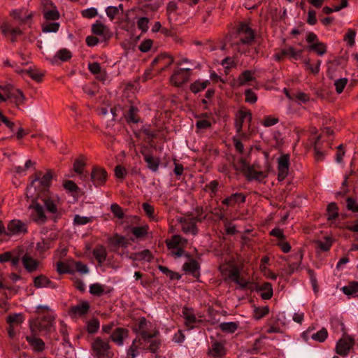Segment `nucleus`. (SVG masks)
I'll use <instances>...</instances> for the list:
<instances>
[{
  "label": "nucleus",
  "mask_w": 358,
  "mask_h": 358,
  "mask_svg": "<svg viewBox=\"0 0 358 358\" xmlns=\"http://www.w3.org/2000/svg\"><path fill=\"white\" fill-rule=\"evenodd\" d=\"M195 213V216L190 215L177 219L180 224V229L185 234L196 236L199 231L196 223L201 222L207 218V213L204 212L203 208H196Z\"/></svg>",
  "instance_id": "obj_1"
},
{
  "label": "nucleus",
  "mask_w": 358,
  "mask_h": 358,
  "mask_svg": "<svg viewBox=\"0 0 358 358\" xmlns=\"http://www.w3.org/2000/svg\"><path fill=\"white\" fill-rule=\"evenodd\" d=\"M36 313L41 315L34 323V327L40 331L50 333L55 330V314L50 310L48 306H38Z\"/></svg>",
  "instance_id": "obj_2"
},
{
  "label": "nucleus",
  "mask_w": 358,
  "mask_h": 358,
  "mask_svg": "<svg viewBox=\"0 0 358 358\" xmlns=\"http://www.w3.org/2000/svg\"><path fill=\"white\" fill-rule=\"evenodd\" d=\"M233 38L234 45H250L255 39V31L248 23L241 22L234 33Z\"/></svg>",
  "instance_id": "obj_3"
},
{
  "label": "nucleus",
  "mask_w": 358,
  "mask_h": 358,
  "mask_svg": "<svg viewBox=\"0 0 358 358\" xmlns=\"http://www.w3.org/2000/svg\"><path fill=\"white\" fill-rule=\"evenodd\" d=\"M92 355L96 358H112L114 355L108 341L96 337L92 343Z\"/></svg>",
  "instance_id": "obj_4"
},
{
  "label": "nucleus",
  "mask_w": 358,
  "mask_h": 358,
  "mask_svg": "<svg viewBox=\"0 0 358 358\" xmlns=\"http://www.w3.org/2000/svg\"><path fill=\"white\" fill-rule=\"evenodd\" d=\"M167 248L171 251V254L174 257H180L185 253L184 248L187 245V240L180 235H173L171 238L166 240Z\"/></svg>",
  "instance_id": "obj_5"
},
{
  "label": "nucleus",
  "mask_w": 358,
  "mask_h": 358,
  "mask_svg": "<svg viewBox=\"0 0 358 358\" xmlns=\"http://www.w3.org/2000/svg\"><path fill=\"white\" fill-rule=\"evenodd\" d=\"M41 201L46 210L52 214L55 218L57 219L61 216V211L59 207L62 205L61 200L57 194H50L43 196Z\"/></svg>",
  "instance_id": "obj_6"
},
{
  "label": "nucleus",
  "mask_w": 358,
  "mask_h": 358,
  "mask_svg": "<svg viewBox=\"0 0 358 358\" xmlns=\"http://www.w3.org/2000/svg\"><path fill=\"white\" fill-rule=\"evenodd\" d=\"M222 275H228V277L233 282L238 285L241 288L244 289L248 285V282L240 276V268L234 264H224L220 266Z\"/></svg>",
  "instance_id": "obj_7"
},
{
  "label": "nucleus",
  "mask_w": 358,
  "mask_h": 358,
  "mask_svg": "<svg viewBox=\"0 0 358 358\" xmlns=\"http://www.w3.org/2000/svg\"><path fill=\"white\" fill-rule=\"evenodd\" d=\"M150 326L151 323L145 317H142L136 323L134 331L140 334L145 341H148V339L155 337L159 334V331L157 329L149 331Z\"/></svg>",
  "instance_id": "obj_8"
},
{
  "label": "nucleus",
  "mask_w": 358,
  "mask_h": 358,
  "mask_svg": "<svg viewBox=\"0 0 358 358\" xmlns=\"http://www.w3.org/2000/svg\"><path fill=\"white\" fill-rule=\"evenodd\" d=\"M28 232V227L26 222L14 219L8 222L6 226V236H19L24 235Z\"/></svg>",
  "instance_id": "obj_9"
},
{
  "label": "nucleus",
  "mask_w": 358,
  "mask_h": 358,
  "mask_svg": "<svg viewBox=\"0 0 358 358\" xmlns=\"http://www.w3.org/2000/svg\"><path fill=\"white\" fill-rule=\"evenodd\" d=\"M192 70V68H181L175 70L170 78L171 84L176 87L182 86L189 80Z\"/></svg>",
  "instance_id": "obj_10"
},
{
  "label": "nucleus",
  "mask_w": 358,
  "mask_h": 358,
  "mask_svg": "<svg viewBox=\"0 0 358 358\" xmlns=\"http://www.w3.org/2000/svg\"><path fill=\"white\" fill-rule=\"evenodd\" d=\"M355 345V340L353 338L346 336L340 338L336 345V352L342 357L348 355L350 350Z\"/></svg>",
  "instance_id": "obj_11"
},
{
  "label": "nucleus",
  "mask_w": 358,
  "mask_h": 358,
  "mask_svg": "<svg viewBox=\"0 0 358 358\" xmlns=\"http://www.w3.org/2000/svg\"><path fill=\"white\" fill-rule=\"evenodd\" d=\"M108 173L101 167L94 166L91 172V180L95 187L103 186L107 180Z\"/></svg>",
  "instance_id": "obj_12"
},
{
  "label": "nucleus",
  "mask_w": 358,
  "mask_h": 358,
  "mask_svg": "<svg viewBox=\"0 0 358 358\" xmlns=\"http://www.w3.org/2000/svg\"><path fill=\"white\" fill-rule=\"evenodd\" d=\"M289 155H282L278 159V179L282 181L286 178L289 173Z\"/></svg>",
  "instance_id": "obj_13"
},
{
  "label": "nucleus",
  "mask_w": 358,
  "mask_h": 358,
  "mask_svg": "<svg viewBox=\"0 0 358 358\" xmlns=\"http://www.w3.org/2000/svg\"><path fill=\"white\" fill-rule=\"evenodd\" d=\"M227 354L224 343L217 341L211 343L207 351L208 356L213 358H222Z\"/></svg>",
  "instance_id": "obj_14"
},
{
  "label": "nucleus",
  "mask_w": 358,
  "mask_h": 358,
  "mask_svg": "<svg viewBox=\"0 0 358 358\" xmlns=\"http://www.w3.org/2000/svg\"><path fill=\"white\" fill-rule=\"evenodd\" d=\"M30 217L32 221L38 224H43L46 222L47 217L43 208L39 203H34L30 206Z\"/></svg>",
  "instance_id": "obj_15"
},
{
  "label": "nucleus",
  "mask_w": 358,
  "mask_h": 358,
  "mask_svg": "<svg viewBox=\"0 0 358 358\" xmlns=\"http://www.w3.org/2000/svg\"><path fill=\"white\" fill-rule=\"evenodd\" d=\"M90 309V303L87 301H81L77 305L70 307L69 314L72 317H83L88 313Z\"/></svg>",
  "instance_id": "obj_16"
},
{
  "label": "nucleus",
  "mask_w": 358,
  "mask_h": 358,
  "mask_svg": "<svg viewBox=\"0 0 358 358\" xmlns=\"http://www.w3.org/2000/svg\"><path fill=\"white\" fill-rule=\"evenodd\" d=\"M53 177V172L48 170L45 173L38 171L35 174V179L31 182V186H36V183L38 182L44 189L50 187Z\"/></svg>",
  "instance_id": "obj_17"
},
{
  "label": "nucleus",
  "mask_w": 358,
  "mask_h": 358,
  "mask_svg": "<svg viewBox=\"0 0 358 358\" xmlns=\"http://www.w3.org/2000/svg\"><path fill=\"white\" fill-rule=\"evenodd\" d=\"M301 55V50L297 51L293 47H288L276 52L273 55V58L278 62L282 60L286 57L297 60L300 57Z\"/></svg>",
  "instance_id": "obj_18"
},
{
  "label": "nucleus",
  "mask_w": 358,
  "mask_h": 358,
  "mask_svg": "<svg viewBox=\"0 0 358 358\" xmlns=\"http://www.w3.org/2000/svg\"><path fill=\"white\" fill-rule=\"evenodd\" d=\"M255 80V72L250 70H245L237 78L233 80V86L239 87L241 86L249 85L250 82Z\"/></svg>",
  "instance_id": "obj_19"
},
{
  "label": "nucleus",
  "mask_w": 358,
  "mask_h": 358,
  "mask_svg": "<svg viewBox=\"0 0 358 358\" xmlns=\"http://www.w3.org/2000/svg\"><path fill=\"white\" fill-rule=\"evenodd\" d=\"M22 263L28 273H33L39 269L40 262L26 253L22 257Z\"/></svg>",
  "instance_id": "obj_20"
},
{
  "label": "nucleus",
  "mask_w": 358,
  "mask_h": 358,
  "mask_svg": "<svg viewBox=\"0 0 358 358\" xmlns=\"http://www.w3.org/2000/svg\"><path fill=\"white\" fill-rule=\"evenodd\" d=\"M129 331L125 328L118 327L111 334L110 340L118 346L124 344V340L128 337Z\"/></svg>",
  "instance_id": "obj_21"
},
{
  "label": "nucleus",
  "mask_w": 358,
  "mask_h": 358,
  "mask_svg": "<svg viewBox=\"0 0 358 358\" xmlns=\"http://www.w3.org/2000/svg\"><path fill=\"white\" fill-rule=\"evenodd\" d=\"M245 176L248 180H259L261 181L268 176L266 171H262L256 169L255 165L250 166L248 167L245 171Z\"/></svg>",
  "instance_id": "obj_22"
},
{
  "label": "nucleus",
  "mask_w": 358,
  "mask_h": 358,
  "mask_svg": "<svg viewBox=\"0 0 358 358\" xmlns=\"http://www.w3.org/2000/svg\"><path fill=\"white\" fill-rule=\"evenodd\" d=\"M92 32L96 36L103 37L104 39L110 36L109 28L99 20H96L92 25Z\"/></svg>",
  "instance_id": "obj_23"
},
{
  "label": "nucleus",
  "mask_w": 358,
  "mask_h": 358,
  "mask_svg": "<svg viewBox=\"0 0 358 358\" xmlns=\"http://www.w3.org/2000/svg\"><path fill=\"white\" fill-rule=\"evenodd\" d=\"M252 120V113L250 110H240L236 115L235 127L238 132H240L243 128V124L245 121L250 123Z\"/></svg>",
  "instance_id": "obj_24"
},
{
  "label": "nucleus",
  "mask_w": 358,
  "mask_h": 358,
  "mask_svg": "<svg viewBox=\"0 0 358 358\" xmlns=\"http://www.w3.org/2000/svg\"><path fill=\"white\" fill-rule=\"evenodd\" d=\"M0 29L4 36L11 37L10 39L13 42L15 41L16 37L22 34V31L20 28L13 27L7 22L2 23Z\"/></svg>",
  "instance_id": "obj_25"
},
{
  "label": "nucleus",
  "mask_w": 358,
  "mask_h": 358,
  "mask_svg": "<svg viewBox=\"0 0 358 358\" xmlns=\"http://www.w3.org/2000/svg\"><path fill=\"white\" fill-rule=\"evenodd\" d=\"M182 316L185 319V324L189 329H193L197 322L194 311L192 308L184 307L182 308Z\"/></svg>",
  "instance_id": "obj_26"
},
{
  "label": "nucleus",
  "mask_w": 358,
  "mask_h": 358,
  "mask_svg": "<svg viewBox=\"0 0 358 358\" xmlns=\"http://www.w3.org/2000/svg\"><path fill=\"white\" fill-rule=\"evenodd\" d=\"M92 255L99 266L106 262L108 252L106 248L102 245H97L92 250Z\"/></svg>",
  "instance_id": "obj_27"
},
{
  "label": "nucleus",
  "mask_w": 358,
  "mask_h": 358,
  "mask_svg": "<svg viewBox=\"0 0 358 358\" xmlns=\"http://www.w3.org/2000/svg\"><path fill=\"white\" fill-rule=\"evenodd\" d=\"M173 62V58L171 56L162 54L153 59L152 62V65L155 66V65L159 64H161L159 69L163 71L171 66Z\"/></svg>",
  "instance_id": "obj_28"
},
{
  "label": "nucleus",
  "mask_w": 358,
  "mask_h": 358,
  "mask_svg": "<svg viewBox=\"0 0 358 358\" xmlns=\"http://www.w3.org/2000/svg\"><path fill=\"white\" fill-rule=\"evenodd\" d=\"M26 341L31 346L33 350L36 352H43L45 349L44 341L34 335H30L26 336Z\"/></svg>",
  "instance_id": "obj_29"
},
{
  "label": "nucleus",
  "mask_w": 358,
  "mask_h": 358,
  "mask_svg": "<svg viewBox=\"0 0 358 358\" xmlns=\"http://www.w3.org/2000/svg\"><path fill=\"white\" fill-rule=\"evenodd\" d=\"M245 196L242 193H234L222 200V203L227 206H234L236 203H243Z\"/></svg>",
  "instance_id": "obj_30"
},
{
  "label": "nucleus",
  "mask_w": 358,
  "mask_h": 358,
  "mask_svg": "<svg viewBox=\"0 0 358 358\" xmlns=\"http://www.w3.org/2000/svg\"><path fill=\"white\" fill-rule=\"evenodd\" d=\"M145 162L147 163L148 168L153 172H157L159 169L160 160L157 157H154L152 155L141 152Z\"/></svg>",
  "instance_id": "obj_31"
},
{
  "label": "nucleus",
  "mask_w": 358,
  "mask_h": 358,
  "mask_svg": "<svg viewBox=\"0 0 358 358\" xmlns=\"http://www.w3.org/2000/svg\"><path fill=\"white\" fill-rule=\"evenodd\" d=\"M200 266L197 261L191 259L188 262H185L182 266V269L187 273L192 274L194 277L199 275Z\"/></svg>",
  "instance_id": "obj_32"
},
{
  "label": "nucleus",
  "mask_w": 358,
  "mask_h": 358,
  "mask_svg": "<svg viewBox=\"0 0 358 358\" xmlns=\"http://www.w3.org/2000/svg\"><path fill=\"white\" fill-rule=\"evenodd\" d=\"M257 292H261V298L264 300H268L273 296V291L272 285L266 282L257 288Z\"/></svg>",
  "instance_id": "obj_33"
},
{
  "label": "nucleus",
  "mask_w": 358,
  "mask_h": 358,
  "mask_svg": "<svg viewBox=\"0 0 358 358\" xmlns=\"http://www.w3.org/2000/svg\"><path fill=\"white\" fill-rule=\"evenodd\" d=\"M341 289L348 297L358 296V282H350L348 285L343 287Z\"/></svg>",
  "instance_id": "obj_34"
},
{
  "label": "nucleus",
  "mask_w": 358,
  "mask_h": 358,
  "mask_svg": "<svg viewBox=\"0 0 358 358\" xmlns=\"http://www.w3.org/2000/svg\"><path fill=\"white\" fill-rule=\"evenodd\" d=\"M138 113V108L135 106H131L127 113L124 115L127 122L134 124L138 123L140 121V117Z\"/></svg>",
  "instance_id": "obj_35"
},
{
  "label": "nucleus",
  "mask_w": 358,
  "mask_h": 358,
  "mask_svg": "<svg viewBox=\"0 0 358 358\" xmlns=\"http://www.w3.org/2000/svg\"><path fill=\"white\" fill-rule=\"evenodd\" d=\"M178 6L175 1H170L166 6V13L168 20L170 22L177 20Z\"/></svg>",
  "instance_id": "obj_36"
},
{
  "label": "nucleus",
  "mask_w": 358,
  "mask_h": 358,
  "mask_svg": "<svg viewBox=\"0 0 358 358\" xmlns=\"http://www.w3.org/2000/svg\"><path fill=\"white\" fill-rule=\"evenodd\" d=\"M209 84L210 81L208 80H198L192 83L189 88L192 92L196 94L204 90Z\"/></svg>",
  "instance_id": "obj_37"
},
{
  "label": "nucleus",
  "mask_w": 358,
  "mask_h": 358,
  "mask_svg": "<svg viewBox=\"0 0 358 358\" xmlns=\"http://www.w3.org/2000/svg\"><path fill=\"white\" fill-rule=\"evenodd\" d=\"M12 99L17 105L23 103L24 96L20 90L16 89L7 94V99Z\"/></svg>",
  "instance_id": "obj_38"
},
{
  "label": "nucleus",
  "mask_w": 358,
  "mask_h": 358,
  "mask_svg": "<svg viewBox=\"0 0 358 358\" xmlns=\"http://www.w3.org/2000/svg\"><path fill=\"white\" fill-rule=\"evenodd\" d=\"M43 13V17L46 20H57L60 16V14L55 6H52L51 8H45Z\"/></svg>",
  "instance_id": "obj_39"
},
{
  "label": "nucleus",
  "mask_w": 358,
  "mask_h": 358,
  "mask_svg": "<svg viewBox=\"0 0 358 358\" xmlns=\"http://www.w3.org/2000/svg\"><path fill=\"white\" fill-rule=\"evenodd\" d=\"M219 327L222 332L233 334L238 328V323L235 322H222Z\"/></svg>",
  "instance_id": "obj_40"
},
{
  "label": "nucleus",
  "mask_w": 358,
  "mask_h": 358,
  "mask_svg": "<svg viewBox=\"0 0 358 358\" xmlns=\"http://www.w3.org/2000/svg\"><path fill=\"white\" fill-rule=\"evenodd\" d=\"M149 230L148 225L145 224L141 227H134L131 229L132 234L136 238H142L147 236Z\"/></svg>",
  "instance_id": "obj_41"
},
{
  "label": "nucleus",
  "mask_w": 358,
  "mask_h": 358,
  "mask_svg": "<svg viewBox=\"0 0 358 358\" xmlns=\"http://www.w3.org/2000/svg\"><path fill=\"white\" fill-rule=\"evenodd\" d=\"M269 308L268 306L262 307H255L253 310L252 317L255 320H259L266 316L269 313Z\"/></svg>",
  "instance_id": "obj_42"
},
{
  "label": "nucleus",
  "mask_w": 358,
  "mask_h": 358,
  "mask_svg": "<svg viewBox=\"0 0 358 358\" xmlns=\"http://www.w3.org/2000/svg\"><path fill=\"white\" fill-rule=\"evenodd\" d=\"M100 327V322L97 318H92L86 322V330L90 334L98 331Z\"/></svg>",
  "instance_id": "obj_43"
},
{
  "label": "nucleus",
  "mask_w": 358,
  "mask_h": 358,
  "mask_svg": "<svg viewBox=\"0 0 358 358\" xmlns=\"http://www.w3.org/2000/svg\"><path fill=\"white\" fill-rule=\"evenodd\" d=\"M71 57V52L66 48H62L57 51V52L53 58L52 62H56L57 59H59L62 62H66L69 60Z\"/></svg>",
  "instance_id": "obj_44"
},
{
  "label": "nucleus",
  "mask_w": 358,
  "mask_h": 358,
  "mask_svg": "<svg viewBox=\"0 0 358 358\" xmlns=\"http://www.w3.org/2000/svg\"><path fill=\"white\" fill-rule=\"evenodd\" d=\"M52 282L45 275H40L34 279V285L36 288L49 287Z\"/></svg>",
  "instance_id": "obj_45"
},
{
  "label": "nucleus",
  "mask_w": 358,
  "mask_h": 358,
  "mask_svg": "<svg viewBox=\"0 0 358 358\" xmlns=\"http://www.w3.org/2000/svg\"><path fill=\"white\" fill-rule=\"evenodd\" d=\"M327 219L329 221L335 220L338 216V208L336 203H330L327 206Z\"/></svg>",
  "instance_id": "obj_46"
},
{
  "label": "nucleus",
  "mask_w": 358,
  "mask_h": 358,
  "mask_svg": "<svg viewBox=\"0 0 358 358\" xmlns=\"http://www.w3.org/2000/svg\"><path fill=\"white\" fill-rule=\"evenodd\" d=\"M308 49L315 51L319 55H323L327 52V46L324 43L317 42L310 44Z\"/></svg>",
  "instance_id": "obj_47"
},
{
  "label": "nucleus",
  "mask_w": 358,
  "mask_h": 358,
  "mask_svg": "<svg viewBox=\"0 0 358 358\" xmlns=\"http://www.w3.org/2000/svg\"><path fill=\"white\" fill-rule=\"evenodd\" d=\"M315 243L318 248L326 252L330 250L332 245V239L329 236H326L324 240L317 241Z\"/></svg>",
  "instance_id": "obj_48"
},
{
  "label": "nucleus",
  "mask_w": 358,
  "mask_h": 358,
  "mask_svg": "<svg viewBox=\"0 0 358 358\" xmlns=\"http://www.w3.org/2000/svg\"><path fill=\"white\" fill-rule=\"evenodd\" d=\"M321 62V60H317L315 64H313L310 63V60L308 59L304 61V65L306 70H308L313 74H317L320 71Z\"/></svg>",
  "instance_id": "obj_49"
},
{
  "label": "nucleus",
  "mask_w": 358,
  "mask_h": 358,
  "mask_svg": "<svg viewBox=\"0 0 358 358\" xmlns=\"http://www.w3.org/2000/svg\"><path fill=\"white\" fill-rule=\"evenodd\" d=\"M90 293L93 296H101L104 293V286L98 282L91 284Z\"/></svg>",
  "instance_id": "obj_50"
},
{
  "label": "nucleus",
  "mask_w": 358,
  "mask_h": 358,
  "mask_svg": "<svg viewBox=\"0 0 358 358\" xmlns=\"http://www.w3.org/2000/svg\"><path fill=\"white\" fill-rule=\"evenodd\" d=\"M328 336V331L326 328L323 327L320 331L312 334L311 338L320 343L324 342Z\"/></svg>",
  "instance_id": "obj_51"
},
{
  "label": "nucleus",
  "mask_w": 358,
  "mask_h": 358,
  "mask_svg": "<svg viewBox=\"0 0 358 358\" xmlns=\"http://www.w3.org/2000/svg\"><path fill=\"white\" fill-rule=\"evenodd\" d=\"M143 210L150 220H157L155 215V208L153 206L148 203H143L142 204Z\"/></svg>",
  "instance_id": "obj_52"
},
{
  "label": "nucleus",
  "mask_w": 358,
  "mask_h": 358,
  "mask_svg": "<svg viewBox=\"0 0 358 358\" xmlns=\"http://www.w3.org/2000/svg\"><path fill=\"white\" fill-rule=\"evenodd\" d=\"M137 339H134L132 344L127 351L126 358H136L138 354V345H137Z\"/></svg>",
  "instance_id": "obj_53"
},
{
  "label": "nucleus",
  "mask_w": 358,
  "mask_h": 358,
  "mask_svg": "<svg viewBox=\"0 0 358 358\" xmlns=\"http://www.w3.org/2000/svg\"><path fill=\"white\" fill-rule=\"evenodd\" d=\"M60 24L59 22H46L42 26V30L43 32H57L59 29Z\"/></svg>",
  "instance_id": "obj_54"
},
{
  "label": "nucleus",
  "mask_w": 358,
  "mask_h": 358,
  "mask_svg": "<svg viewBox=\"0 0 358 358\" xmlns=\"http://www.w3.org/2000/svg\"><path fill=\"white\" fill-rule=\"evenodd\" d=\"M24 321V317L22 314H14L9 315L7 317V322L10 325L20 324Z\"/></svg>",
  "instance_id": "obj_55"
},
{
  "label": "nucleus",
  "mask_w": 358,
  "mask_h": 358,
  "mask_svg": "<svg viewBox=\"0 0 358 358\" xmlns=\"http://www.w3.org/2000/svg\"><path fill=\"white\" fill-rule=\"evenodd\" d=\"M110 210L113 213L114 216L121 220L124 217V213L122 207L116 203H112L110 206Z\"/></svg>",
  "instance_id": "obj_56"
},
{
  "label": "nucleus",
  "mask_w": 358,
  "mask_h": 358,
  "mask_svg": "<svg viewBox=\"0 0 358 358\" xmlns=\"http://www.w3.org/2000/svg\"><path fill=\"white\" fill-rule=\"evenodd\" d=\"M56 269L59 274L71 273L69 265L67 263H65L62 261H59L57 262Z\"/></svg>",
  "instance_id": "obj_57"
},
{
  "label": "nucleus",
  "mask_w": 358,
  "mask_h": 358,
  "mask_svg": "<svg viewBox=\"0 0 358 358\" xmlns=\"http://www.w3.org/2000/svg\"><path fill=\"white\" fill-rule=\"evenodd\" d=\"M92 221V217L80 216L79 215H76L73 219V223L77 225H85Z\"/></svg>",
  "instance_id": "obj_58"
},
{
  "label": "nucleus",
  "mask_w": 358,
  "mask_h": 358,
  "mask_svg": "<svg viewBox=\"0 0 358 358\" xmlns=\"http://www.w3.org/2000/svg\"><path fill=\"white\" fill-rule=\"evenodd\" d=\"M320 137L318 136L317 138L316 141L315 142L314 151H315V158L317 162L322 161L324 159V153L322 152L319 147V141Z\"/></svg>",
  "instance_id": "obj_59"
},
{
  "label": "nucleus",
  "mask_w": 358,
  "mask_h": 358,
  "mask_svg": "<svg viewBox=\"0 0 358 358\" xmlns=\"http://www.w3.org/2000/svg\"><path fill=\"white\" fill-rule=\"evenodd\" d=\"M245 101L247 103H255L257 101V94L251 90L248 89L245 91Z\"/></svg>",
  "instance_id": "obj_60"
},
{
  "label": "nucleus",
  "mask_w": 358,
  "mask_h": 358,
  "mask_svg": "<svg viewBox=\"0 0 358 358\" xmlns=\"http://www.w3.org/2000/svg\"><path fill=\"white\" fill-rule=\"evenodd\" d=\"M348 79L345 78L338 79V80H335L334 85H335L336 91L338 94H341L343 92V90L345 89V87L348 83Z\"/></svg>",
  "instance_id": "obj_61"
},
{
  "label": "nucleus",
  "mask_w": 358,
  "mask_h": 358,
  "mask_svg": "<svg viewBox=\"0 0 358 358\" xmlns=\"http://www.w3.org/2000/svg\"><path fill=\"white\" fill-rule=\"evenodd\" d=\"M81 14L85 18L92 19L98 15V12L96 8L92 7L82 10Z\"/></svg>",
  "instance_id": "obj_62"
},
{
  "label": "nucleus",
  "mask_w": 358,
  "mask_h": 358,
  "mask_svg": "<svg viewBox=\"0 0 358 358\" xmlns=\"http://www.w3.org/2000/svg\"><path fill=\"white\" fill-rule=\"evenodd\" d=\"M149 20L148 17H142L137 20V27L143 32H145L148 29Z\"/></svg>",
  "instance_id": "obj_63"
},
{
  "label": "nucleus",
  "mask_w": 358,
  "mask_h": 358,
  "mask_svg": "<svg viewBox=\"0 0 358 358\" xmlns=\"http://www.w3.org/2000/svg\"><path fill=\"white\" fill-rule=\"evenodd\" d=\"M346 203L348 210L352 212H358V203L355 199L348 197L346 199Z\"/></svg>",
  "instance_id": "obj_64"
}]
</instances>
